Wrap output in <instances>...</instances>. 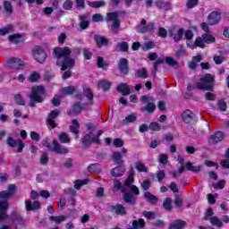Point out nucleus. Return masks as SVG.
Returning a JSON list of instances; mask_svg holds the SVG:
<instances>
[{
	"mask_svg": "<svg viewBox=\"0 0 229 229\" xmlns=\"http://www.w3.org/2000/svg\"><path fill=\"white\" fill-rule=\"evenodd\" d=\"M25 208L28 211L38 210L40 208V202H38V200H35L33 203H31V200L26 199Z\"/></svg>",
	"mask_w": 229,
	"mask_h": 229,
	"instance_id": "nucleus-18",
	"label": "nucleus"
},
{
	"mask_svg": "<svg viewBox=\"0 0 229 229\" xmlns=\"http://www.w3.org/2000/svg\"><path fill=\"white\" fill-rule=\"evenodd\" d=\"M42 145L45 148H48V149L55 151V153H57L58 155H67V153H69V149H67L64 147H61L60 143H58V141L56 140H55L53 141V144L51 146V144H49V140L45 139L42 140Z\"/></svg>",
	"mask_w": 229,
	"mask_h": 229,
	"instance_id": "nucleus-6",
	"label": "nucleus"
},
{
	"mask_svg": "<svg viewBox=\"0 0 229 229\" xmlns=\"http://www.w3.org/2000/svg\"><path fill=\"white\" fill-rule=\"evenodd\" d=\"M148 129L151 130V131H160L161 127L158 123L153 122L149 124Z\"/></svg>",
	"mask_w": 229,
	"mask_h": 229,
	"instance_id": "nucleus-48",
	"label": "nucleus"
},
{
	"mask_svg": "<svg viewBox=\"0 0 229 229\" xmlns=\"http://www.w3.org/2000/svg\"><path fill=\"white\" fill-rule=\"evenodd\" d=\"M89 173H99V165L93 164L88 167Z\"/></svg>",
	"mask_w": 229,
	"mask_h": 229,
	"instance_id": "nucleus-58",
	"label": "nucleus"
},
{
	"mask_svg": "<svg viewBox=\"0 0 229 229\" xmlns=\"http://www.w3.org/2000/svg\"><path fill=\"white\" fill-rule=\"evenodd\" d=\"M184 38H186V44L189 46V42H192L191 38H194V33L191 30H187L183 32Z\"/></svg>",
	"mask_w": 229,
	"mask_h": 229,
	"instance_id": "nucleus-39",
	"label": "nucleus"
},
{
	"mask_svg": "<svg viewBox=\"0 0 229 229\" xmlns=\"http://www.w3.org/2000/svg\"><path fill=\"white\" fill-rule=\"evenodd\" d=\"M133 183V175H129L127 180L125 181L124 184L121 182L119 180L114 181V191H121L123 194L124 192H128V188L130 187V184Z\"/></svg>",
	"mask_w": 229,
	"mask_h": 229,
	"instance_id": "nucleus-9",
	"label": "nucleus"
},
{
	"mask_svg": "<svg viewBox=\"0 0 229 229\" xmlns=\"http://www.w3.org/2000/svg\"><path fill=\"white\" fill-rule=\"evenodd\" d=\"M191 171V173H199L201 171V165L194 166L191 161H188L184 165V170Z\"/></svg>",
	"mask_w": 229,
	"mask_h": 229,
	"instance_id": "nucleus-26",
	"label": "nucleus"
},
{
	"mask_svg": "<svg viewBox=\"0 0 229 229\" xmlns=\"http://www.w3.org/2000/svg\"><path fill=\"white\" fill-rule=\"evenodd\" d=\"M87 183H89V180L84 179V180H77L74 182V189H76V191H80L81 189V187H83V185H87Z\"/></svg>",
	"mask_w": 229,
	"mask_h": 229,
	"instance_id": "nucleus-36",
	"label": "nucleus"
},
{
	"mask_svg": "<svg viewBox=\"0 0 229 229\" xmlns=\"http://www.w3.org/2000/svg\"><path fill=\"white\" fill-rule=\"evenodd\" d=\"M168 33L170 37H174V42H180V40L183 38L184 30L183 29H176L173 27L168 30Z\"/></svg>",
	"mask_w": 229,
	"mask_h": 229,
	"instance_id": "nucleus-14",
	"label": "nucleus"
},
{
	"mask_svg": "<svg viewBox=\"0 0 229 229\" xmlns=\"http://www.w3.org/2000/svg\"><path fill=\"white\" fill-rule=\"evenodd\" d=\"M86 126L89 131V133L86 134L81 140L83 148H87V146H90L92 142H94L95 144H100L99 137L103 135V131H99L98 135L93 137L92 131L93 130H96V126L90 123H87Z\"/></svg>",
	"mask_w": 229,
	"mask_h": 229,
	"instance_id": "nucleus-4",
	"label": "nucleus"
},
{
	"mask_svg": "<svg viewBox=\"0 0 229 229\" xmlns=\"http://www.w3.org/2000/svg\"><path fill=\"white\" fill-rule=\"evenodd\" d=\"M38 80H40V73L37 72H32L29 76V81H30L31 83H35L38 81Z\"/></svg>",
	"mask_w": 229,
	"mask_h": 229,
	"instance_id": "nucleus-37",
	"label": "nucleus"
},
{
	"mask_svg": "<svg viewBox=\"0 0 229 229\" xmlns=\"http://www.w3.org/2000/svg\"><path fill=\"white\" fill-rule=\"evenodd\" d=\"M72 125L70 126V131H72V133H74L76 135V139H78V133H80V123L77 120H72Z\"/></svg>",
	"mask_w": 229,
	"mask_h": 229,
	"instance_id": "nucleus-30",
	"label": "nucleus"
},
{
	"mask_svg": "<svg viewBox=\"0 0 229 229\" xmlns=\"http://www.w3.org/2000/svg\"><path fill=\"white\" fill-rule=\"evenodd\" d=\"M17 187L15 184H11L8 186L7 191L0 192V221H4L7 219L8 215L6 210H8V202L6 201L10 196H13V193L16 192Z\"/></svg>",
	"mask_w": 229,
	"mask_h": 229,
	"instance_id": "nucleus-2",
	"label": "nucleus"
},
{
	"mask_svg": "<svg viewBox=\"0 0 229 229\" xmlns=\"http://www.w3.org/2000/svg\"><path fill=\"white\" fill-rule=\"evenodd\" d=\"M136 76L138 78H148V72L146 71V68H142L137 71Z\"/></svg>",
	"mask_w": 229,
	"mask_h": 229,
	"instance_id": "nucleus-49",
	"label": "nucleus"
},
{
	"mask_svg": "<svg viewBox=\"0 0 229 229\" xmlns=\"http://www.w3.org/2000/svg\"><path fill=\"white\" fill-rule=\"evenodd\" d=\"M47 55L46 52L42 49V47H36L33 50V57L36 62H38L39 64H44L46 61Z\"/></svg>",
	"mask_w": 229,
	"mask_h": 229,
	"instance_id": "nucleus-12",
	"label": "nucleus"
},
{
	"mask_svg": "<svg viewBox=\"0 0 229 229\" xmlns=\"http://www.w3.org/2000/svg\"><path fill=\"white\" fill-rule=\"evenodd\" d=\"M84 97L88 99V104L85 106H81L80 104H75L73 106L74 112H81V110H87L89 106H92L94 103V94L92 93V89L90 88L86 87L83 90Z\"/></svg>",
	"mask_w": 229,
	"mask_h": 229,
	"instance_id": "nucleus-5",
	"label": "nucleus"
},
{
	"mask_svg": "<svg viewBox=\"0 0 229 229\" xmlns=\"http://www.w3.org/2000/svg\"><path fill=\"white\" fill-rule=\"evenodd\" d=\"M210 224L217 228H223V221L217 216H212L209 218Z\"/></svg>",
	"mask_w": 229,
	"mask_h": 229,
	"instance_id": "nucleus-32",
	"label": "nucleus"
},
{
	"mask_svg": "<svg viewBox=\"0 0 229 229\" xmlns=\"http://www.w3.org/2000/svg\"><path fill=\"white\" fill-rule=\"evenodd\" d=\"M93 22H103V17L99 13H96L92 16Z\"/></svg>",
	"mask_w": 229,
	"mask_h": 229,
	"instance_id": "nucleus-62",
	"label": "nucleus"
},
{
	"mask_svg": "<svg viewBox=\"0 0 229 229\" xmlns=\"http://www.w3.org/2000/svg\"><path fill=\"white\" fill-rule=\"evenodd\" d=\"M146 199L149 201V203L155 204L157 201V196L151 194L149 191H146L144 194Z\"/></svg>",
	"mask_w": 229,
	"mask_h": 229,
	"instance_id": "nucleus-38",
	"label": "nucleus"
},
{
	"mask_svg": "<svg viewBox=\"0 0 229 229\" xmlns=\"http://www.w3.org/2000/svg\"><path fill=\"white\" fill-rule=\"evenodd\" d=\"M135 169L139 171V173H148V166L144 165L142 162L138 161L134 163Z\"/></svg>",
	"mask_w": 229,
	"mask_h": 229,
	"instance_id": "nucleus-33",
	"label": "nucleus"
},
{
	"mask_svg": "<svg viewBox=\"0 0 229 229\" xmlns=\"http://www.w3.org/2000/svg\"><path fill=\"white\" fill-rule=\"evenodd\" d=\"M117 51H128V43L126 42H122L118 43L116 46Z\"/></svg>",
	"mask_w": 229,
	"mask_h": 229,
	"instance_id": "nucleus-51",
	"label": "nucleus"
},
{
	"mask_svg": "<svg viewBox=\"0 0 229 229\" xmlns=\"http://www.w3.org/2000/svg\"><path fill=\"white\" fill-rule=\"evenodd\" d=\"M118 67L123 74H128V60L124 58L121 59Z\"/></svg>",
	"mask_w": 229,
	"mask_h": 229,
	"instance_id": "nucleus-24",
	"label": "nucleus"
},
{
	"mask_svg": "<svg viewBox=\"0 0 229 229\" xmlns=\"http://www.w3.org/2000/svg\"><path fill=\"white\" fill-rule=\"evenodd\" d=\"M49 219L50 221H54L55 223H56V225H60V223H64V221H65V216H50Z\"/></svg>",
	"mask_w": 229,
	"mask_h": 229,
	"instance_id": "nucleus-46",
	"label": "nucleus"
},
{
	"mask_svg": "<svg viewBox=\"0 0 229 229\" xmlns=\"http://www.w3.org/2000/svg\"><path fill=\"white\" fill-rule=\"evenodd\" d=\"M73 4L74 3L72 0H66L63 4V8L64 10H72Z\"/></svg>",
	"mask_w": 229,
	"mask_h": 229,
	"instance_id": "nucleus-54",
	"label": "nucleus"
},
{
	"mask_svg": "<svg viewBox=\"0 0 229 229\" xmlns=\"http://www.w3.org/2000/svg\"><path fill=\"white\" fill-rule=\"evenodd\" d=\"M13 31V26L8 25L4 28L0 29V35L3 37L4 35H8V33H12Z\"/></svg>",
	"mask_w": 229,
	"mask_h": 229,
	"instance_id": "nucleus-40",
	"label": "nucleus"
},
{
	"mask_svg": "<svg viewBox=\"0 0 229 229\" xmlns=\"http://www.w3.org/2000/svg\"><path fill=\"white\" fill-rule=\"evenodd\" d=\"M125 171H126V169L124 168V166L118 165V166L111 169V174L114 178H119V177H121V176H123L124 174Z\"/></svg>",
	"mask_w": 229,
	"mask_h": 229,
	"instance_id": "nucleus-20",
	"label": "nucleus"
},
{
	"mask_svg": "<svg viewBox=\"0 0 229 229\" xmlns=\"http://www.w3.org/2000/svg\"><path fill=\"white\" fill-rule=\"evenodd\" d=\"M225 139V134L221 131H216L214 135L210 136L208 140L209 144H217V142H221Z\"/></svg>",
	"mask_w": 229,
	"mask_h": 229,
	"instance_id": "nucleus-19",
	"label": "nucleus"
},
{
	"mask_svg": "<svg viewBox=\"0 0 229 229\" xmlns=\"http://www.w3.org/2000/svg\"><path fill=\"white\" fill-rule=\"evenodd\" d=\"M218 110L221 112H225V110H226V102H225V100L218 101Z\"/></svg>",
	"mask_w": 229,
	"mask_h": 229,
	"instance_id": "nucleus-63",
	"label": "nucleus"
},
{
	"mask_svg": "<svg viewBox=\"0 0 229 229\" xmlns=\"http://www.w3.org/2000/svg\"><path fill=\"white\" fill-rule=\"evenodd\" d=\"M88 6H90L91 8H102V6H105V1H95V2H87Z\"/></svg>",
	"mask_w": 229,
	"mask_h": 229,
	"instance_id": "nucleus-35",
	"label": "nucleus"
},
{
	"mask_svg": "<svg viewBox=\"0 0 229 229\" xmlns=\"http://www.w3.org/2000/svg\"><path fill=\"white\" fill-rule=\"evenodd\" d=\"M155 47V43L153 41H148L142 45L143 51H149V49H153Z\"/></svg>",
	"mask_w": 229,
	"mask_h": 229,
	"instance_id": "nucleus-47",
	"label": "nucleus"
},
{
	"mask_svg": "<svg viewBox=\"0 0 229 229\" xmlns=\"http://www.w3.org/2000/svg\"><path fill=\"white\" fill-rule=\"evenodd\" d=\"M98 87L103 90L110 89V82L108 81H101L98 82Z\"/></svg>",
	"mask_w": 229,
	"mask_h": 229,
	"instance_id": "nucleus-45",
	"label": "nucleus"
},
{
	"mask_svg": "<svg viewBox=\"0 0 229 229\" xmlns=\"http://www.w3.org/2000/svg\"><path fill=\"white\" fill-rule=\"evenodd\" d=\"M171 203H173V200L171 199V198H167L164 201L163 207H164L165 210H171L173 208V207L171 206Z\"/></svg>",
	"mask_w": 229,
	"mask_h": 229,
	"instance_id": "nucleus-52",
	"label": "nucleus"
},
{
	"mask_svg": "<svg viewBox=\"0 0 229 229\" xmlns=\"http://www.w3.org/2000/svg\"><path fill=\"white\" fill-rule=\"evenodd\" d=\"M123 199L125 203H130V205H133L137 201V199L131 194L128 192H123Z\"/></svg>",
	"mask_w": 229,
	"mask_h": 229,
	"instance_id": "nucleus-28",
	"label": "nucleus"
},
{
	"mask_svg": "<svg viewBox=\"0 0 229 229\" xmlns=\"http://www.w3.org/2000/svg\"><path fill=\"white\" fill-rule=\"evenodd\" d=\"M44 96H46V89H44V86H36L32 88L30 98L31 101L42 103V101H44Z\"/></svg>",
	"mask_w": 229,
	"mask_h": 229,
	"instance_id": "nucleus-7",
	"label": "nucleus"
},
{
	"mask_svg": "<svg viewBox=\"0 0 229 229\" xmlns=\"http://www.w3.org/2000/svg\"><path fill=\"white\" fill-rule=\"evenodd\" d=\"M140 100L142 101V103H148L147 106L141 107V112H145L146 110L147 112H148V114H153L155 110H157V106L154 105V100L151 97L142 96Z\"/></svg>",
	"mask_w": 229,
	"mask_h": 229,
	"instance_id": "nucleus-10",
	"label": "nucleus"
},
{
	"mask_svg": "<svg viewBox=\"0 0 229 229\" xmlns=\"http://www.w3.org/2000/svg\"><path fill=\"white\" fill-rule=\"evenodd\" d=\"M155 30V23H148L147 25V21L142 19L140 24L136 27V31L138 33H148L149 31Z\"/></svg>",
	"mask_w": 229,
	"mask_h": 229,
	"instance_id": "nucleus-11",
	"label": "nucleus"
},
{
	"mask_svg": "<svg viewBox=\"0 0 229 229\" xmlns=\"http://www.w3.org/2000/svg\"><path fill=\"white\" fill-rule=\"evenodd\" d=\"M128 191H131L133 194H136V196H139L140 194L139 188L135 185H132V183L130 184Z\"/></svg>",
	"mask_w": 229,
	"mask_h": 229,
	"instance_id": "nucleus-61",
	"label": "nucleus"
},
{
	"mask_svg": "<svg viewBox=\"0 0 229 229\" xmlns=\"http://www.w3.org/2000/svg\"><path fill=\"white\" fill-rule=\"evenodd\" d=\"M183 228H185V221L183 220H175L169 226V229H183Z\"/></svg>",
	"mask_w": 229,
	"mask_h": 229,
	"instance_id": "nucleus-27",
	"label": "nucleus"
},
{
	"mask_svg": "<svg viewBox=\"0 0 229 229\" xmlns=\"http://www.w3.org/2000/svg\"><path fill=\"white\" fill-rule=\"evenodd\" d=\"M6 65L9 69H22L24 62L17 57H12L7 61Z\"/></svg>",
	"mask_w": 229,
	"mask_h": 229,
	"instance_id": "nucleus-13",
	"label": "nucleus"
},
{
	"mask_svg": "<svg viewBox=\"0 0 229 229\" xmlns=\"http://www.w3.org/2000/svg\"><path fill=\"white\" fill-rule=\"evenodd\" d=\"M113 146H114V148H123L124 146V141L119 138L114 139L113 141Z\"/></svg>",
	"mask_w": 229,
	"mask_h": 229,
	"instance_id": "nucleus-53",
	"label": "nucleus"
},
{
	"mask_svg": "<svg viewBox=\"0 0 229 229\" xmlns=\"http://www.w3.org/2000/svg\"><path fill=\"white\" fill-rule=\"evenodd\" d=\"M182 119L184 123H191L194 119V113L191 110H186L182 114Z\"/></svg>",
	"mask_w": 229,
	"mask_h": 229,
	"instance_id": "nucleus-23",
	"label": "nucleus"
},
{
	"mask_svg": "<svg viewBox=\"0 0 229 229\" xmlns=\"http://www.w3.org/2000/svg\"><path fill=\"white\" fill-rule=\"evenodd\" d=\"M17 144H19V140H14L12 137L7 138V145L11 148H16Z\"/></svg>",
	"mask_w": 229,
	"mask_h": 229,
	"instance_id": "nucleus-50",
	"label": "nucleus"
},
{
	"mask_svg": "<svg viewBox=\"0 0 229 229\" xmlns=\"http://www.w3.org/2000/svg\"><path fill=\"white\" fill-rule=\"evenodd\" d=\"M58 115H60V111L58 109L52 111L48 114L47 123L48 126H50V128H56V123H55L54 119H56V117H58Z\"/></svg>",
	"mask_w": 229,
	"mask_h": 229,
	"instance_id": "nucleus-17",
	"label": "nucleus"
},
{
	"mask_svg": "<svg viewBox=\"0 0 229 229\" xmlns=\"http://www.w3.org/2000/svg\"><path fill=\"white\" fill-rule=\"evenodd\" d=\"M71 53V48L67 47L54 49V55L57 59V65L61 67V71H66V69H72L74 67V59L69 57Z\"/></svg>",
	"mask_w": 229,
	"mask_h": 229,
	"instance_id": "nucleus-1",
	"label": "nucleus"
},
{
	"mask_svg": "<svg viewBox=\"0 0 229 229\" xmlns=\"http://www.w3.org/2000/svg\"><path fill=\"white\" fill-rule=\"evenodd\" d=\"M74 92H76V88H74L73 86H69L63 89L64 96H69L71 94H74Z\"/></svg>",
	"mask_w": 229,
	"mask_h": 229,
	"instance_id": "nucleus-43",
	"label": "nucleus"
},
{
	"mask_svg": "<svg viewBox=\"0 0 229 229\" xmlns=\"http://www.w3.org/2000/svg\"><path fill=\"white\" fill-rule=\"evenodd\" d=\"M94 38L98 47H101L102 46H108V39H106V38H103L101 36H95Z\"/></svg>",
	"mask_w": 229,
	"mask_h": 229,
	"instance_id": "nucleus-31",
	"label": "nucleus"
},
{
	"mask_svg": "<svg viewBox=\"0 0 229 229\" xmlns=\"http://www.w3.org/2000/svg\"><path fill=\"white\" fill-rule=\"evenodd\" d=\"M4 7L8 15H12L13 9L12 7V3L10 1H4Z\"/></svg>",
	"mask_w": 229,
	"mask_h": 229,
	"instance_id": "nucleus-44",
	"label": "nucleus"
},
{
	"mask_svg": "<svg viewBox=\"0 0 229 229\" xmlns=\"http://www.w3.org/2000/svg\"><path fill=\"white\" fill-rule=\"evenodd\" d=\"M199 0H188L186 3L187 8H194L195 6H198Z\"/></svg>",
	"mask_w": 229,
	"mask_h": 229,
	"instance_id": "nucleus-59",
	"label": "nucleus"
},
{
	"mask_svg": "<svg viewBox=\"0 0 229 229\" xmlns=\"http://www.w3.org/2000/svg\"><path fill=\"white\" fill-rule=\"evenodd\" d=\"M81 21L80 27L81 30H87L89 28V21L85 20V16H81Z\"/></svg>",
	"mask_w": 229,
	"mask_h": 229,
	"instance_id": "nucleus-56",
	"label": "nucleus"
},
{
	"mask_svg": "<svg viewBox=\"0 0 229 229\" xmlns=\"http://www.w3.org/2000/svg\"><path fill=\"white\" fill-rule=\"evenodd\" d=\"M137 121V114H129L125 117V122L126 123H135Z\"/></svg>",
	"mask_w": 229,
	"mask_h": 229,
	"instance_id": "nucleus-55",
	"label": "nucleus"
},
{
	"mask_svg": "<svg viewBox=\"0 0 229 229\" xmlns=\"http://www.w3.org/2000/svg\"><path fill=\"white\" fill-rule=\"evenodd\" d=\"M216 42V38L209 33L203 34L201 37H198L195 41H188V47L190 49H196V47H200V49H205L206 44H214Z\"/></svg>",
	"mask_w": 229,
	"mask_h": 229,
	"instance_id": "nucleus-3",
	"label": "nucleus"
},
{
	"mask_svg": "<svg viewBox=\"0 0 229 229\" xmlns=\"http://www.w3.org/2000/svg\"><path fill=\"white\" fill-rule=\"evenodd\" d=\"M23 40L24 39L22 38V36H21L20 34L9 36V41L13 42V44H15L16 46H20V44H22Z\"/></svg>",
	"mask_w": 229,
	"mask_h": 229,
	"instance_id": "nucleus-25",
	"label": "nucleus"
},
{
	"mask_svg": "<svg viewBox=\"0 0 229 229\" xmlns=\"http://www.w3.org/2000/svg\"><path fill=\"white\" fill-rule=\"evenodd\" d=\"M14 99H15L17 105H20L21 106H23L25 105L24 99H22V96L15 95Z\"/></svg>",
	"mask_w": 229,
	"mask_h": 229,
	"instance_id": "nucleus-60",
	"label": "nucleus"
},
{
	"mask_svg": "<svg viewBox=\"0 0 229 229\" xmlns=\"http://www.w3.org/2000/svg\"><path fill=\"white\" fill-rule=\"evenodd\" d=\"M178 162L181 164V167L179 168V174H182L185 171V166L183 165L184 159L182 156H178Z\"/></svg>",
	"mask_w": 229,
	"mask_h": 229,
	"instance_id": "nucleus-57",
	"label": "nucleus"
},
{
	"mask_svg": "<svg viewBox=\"0 0 229 229\" xmlns=\"http://www.w3.org/2000/svg\"><path fill=\"white\" fill-rule=\"evenodd\" d=\"M59 140L62 144H69V142H71V138H69L67 133L63 132L59 135Z\"/></svg>",
	"mask_w": 229,
	"mask_h": 229,
	"instance_id": "nucleus-42",
	"label": "nucleus"
},
{
	"mask_svg": "<svg viewBox=\"0 0 229 229\" xmlns=\"http://www.w3.org/2000/svg\"><path fill=\"white\" fill-rule=\"evenodd\" d=\"M167 160H168V157H167V155L165 154H161L159 156V162L160 164H162L163 165H165L167 164Z\"/></svg>",
	"mask_w": 229,
	"mask_h": 229,
	"instance_id": "nucleus-64",
	"label": "nucleus"
},
{
	"mask_svg": "<svg viewBox=\"0 0 229 229\" xmlns=\"http://www.w3.org/2000/svg\"><path fill=\"white\" fill-rule=\"evenodd\" d=\"M118 14L117 13H107V21H112L113 24L111 26L112 31H117L119 30L120 22L117 19Z\"/></svg>",
	"mask_w": 229,
	"mask_h": 229,
	"instance_id": "nucleus-16",
	"label": "nucleus"
},
{
	"mask_svg": "<svg viewBox=\"0 0 229 229\" xmlns=\"http://www.w3.org/2000/svg\"><path fill=\"white\" fill-rule=\"evenodd\" d=\"M118 92H121L123 96H128L130 92H131V89H130V86L126 83H122L117 86Z\"/></svg>",
	"mask_w": 229,
	"mask_h": 229,
	"instance_id": "nucleus-22",
	"label": "nucleus"
},
{
	"mask_svg": "<svg viewBox=\"0 0 229 229\" xmlns=\"http://www.w3.org/2000/svg\"><path fill=\"white\" fill-rule=\"evenodd\" d=\"M214 83V77L210 74H206L200 79L199 82L197 83V89L202 90H210L212 89V84Z\"/></svg>",
	"mask_w": 229,
	"mask_h": 229,
	"instance_id": "nucleus-8",
	"label": "nucleus"
},
{
	"mask_svg": "<svg viewBox=\"0 0 229 229\" xmlns=\"http://www.w3.org/2000/svg\"><path fill=\"white\" fill-rule=\"evenodd\" d=\"M156 6H157V8H165V10H171V4L169 2H164L163 0H157Z\"/></svg>",
	"mask_w": 229,
	"mask_h": 229,
	"instance_id": "nucleus-34",
	"label": "nucleus"
},
{
	"mask_svg": "<svg viewBox=\"0 0 229 229\" xmlns=\"http://www.w3.org/2000/svg\"><path fill=\"white\" fill-rule=\"evenodd\" d=\"M207 22L209 24V26H214L216 24H218V22H221V13L218 12H212L207 18Z\"/></svg>",
	"mask_w": 229,
	"mask_h": 229,
	"instance_id": "nucleus-15",
	"label": "nucleus"
},
{
	"mask_svg": "<svg viewBox=\"0 0 229 229\" xmlns=\"http://www.w3.org/2000/svg\"><path fill=\"white\" fill-rule=\"evenodd\" d=\"M97 64L98 67H99L100 69H107L108 67V63L105 62V60L102 57L97 58Z\"/></svg>",
	"mask_w": 229,
	"mask_h": 229,
	"instance_id": "nucleus-41",
	"label": "nucleus"
},
{
	"mask_svg": "<svg viewBox=\"0 0 229 229\" xmlns=\"http://www.w3.org/2000/svg\"><path fill=\"white\" fill-rule=\"evenodd\" d=\"M112 212L117 216H126V208L121 204H116L111 208Z\"/></svg>",
	"mask_w": 229,
	"mask_h": 229,
	"instance_id": "nucleus-21",
	"label": "nucleus"
},
{
	"mask_svg": "<svg viewBox=\"0 0 229 229\" xmlns=\"http://www.w3.org/2000/svg\"><path fill=\"white\" fill-rule=\"evenodd\" d=\"M112 160L115 164H118V165H121L123 164V155L120 152L114 151L112 154Z\"/></svg>",
	"mask_w": 229,
	"mask_h": 229,
	"instance_id": "nucleus-29",
	"label": "nucleus"
}]
</instances>
